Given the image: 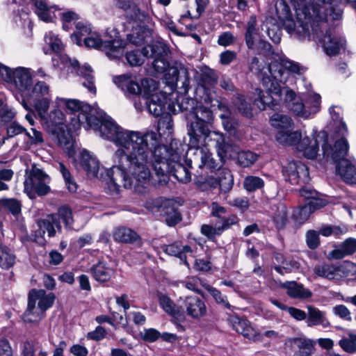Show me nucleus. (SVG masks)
Returning a JSON list of instances; mask_svg holds the SVG:
<instances>
[{
	"mask_svg": "<svg viewBox=\"0 0 356 356\" xmlns=\"http://www.w3.org/2000/svg\"><path fill=\"white\" fill-rule=\"evenodd\" d=\"M271 125L278 131H286L291 129L293 126V121L286 115L275 113L270 119Z\"/></svg>",
	"mask_w": 356,
	"mask_h": 356,
	"instance_id": "41",
	"label": "nucleus"
},
{
	"mask_svg": "<svg viewBox=\"0 0 356 356\" xmlns=\"http://www.w3.org/2000/svg\"><path fill=\"white\" fill-rule=\"evenodd\" d=\"M273 218L278 229L283 228L287 222L286 207L284 204L278 205Z\"/></svg>",
	"mask_w": 356,
	"mask_h": 356,
	"instance_id": "51",
	"label": "nucleus"
},
{
	"mask_svg": "<svg viewBox=\"0 0 356 356\" xmlns=\"http://www.w3.org/2000/svg\"><path fill=\"white\" fill-rule=\"evenodd\" d=\"M294 343L299 348L296 353H300L303 356H310L314 349V342L310 339H297Z\"/></svg>",
	"mask_w": 356,
	"mask_h": 356,
	"instance_id": "52",
	"label": "nucleus"
},
{
	"mask_svg": "<svg viewBox=\"0 0 356 356\" xmlns=\"http://www.w3.org/2000/svg\"><path fill=\"white\" fill-rule=\"evenodd\" d=\"M114 34V38H108V33H106L104 38L103 51L110 59H118L124 54L126 47V42L120 38L117 35L115 30L111 31Z\"/></svg>",
	"mask_w": 356,
	"mask_h": 356,
	"instance_id": "18",
	"label": "nucleus"
},
{
	"mask_svg": "<svg viewBox=\"0 0 356 356\" xmlns=\"http://www.w3.org/2000/svg\"><path fill=\"white\" fill-rule=\"evenodd\" d=\"M204 102L210 105L211 108L216 110V108H225L227 104L221 101L216 92L210 88H205L203 95Z\"/></svg>",
	"mask_w": 356,
	"mask_h": 356,
	"instance_id": "46",
	"label": "nucleus"
},
{
	"mask_svg": "<svg viewBox=\"0 0 356 356\" xmlns=\"http://www.w3.org/2000/svg\"><path fill=\"white\" fill-rule=\"evenodd\" d=\"M198 138L200 139V147H207V146H213L216 150L219 157L225 158L228 154L229 149L231 148L227 143H225V136L218 131H211L209 128L199 129Z\"/></svg>",
	"mask_w": 356,
	"mask_h": 356,
	"instance_id": "13",
	"label": "nucleus"
},
{
	"mask_svg": "<svg viewBox=\"0 0 356 356\" xmlns=\"http://www.w3.org/2000/svg\"><path fill=\"white\" fill-rule=\"evenodd\" d=\"M179 74L180 70H179L178 63H175L172 65L170 64L165 74L166 82L172 86L176 84Z\"/></svg>",
	"mask_w": 356,
	"mask_h": 356,
	"instance_id": "63",
	"label": "nucleus"
},
{
	"mask_svg": "<svg viewBox=\"0 0 356 356\" xmlns=\"http://www.w3.org/2000/svg\"><path fill=\"white\" fill-rule=\"evenodd\" d=\"M50 93V86L44 81H37L32 88V95L38 98L47 97Z\"/></svg>",
	"mask_w": 356,
	"mask_h": 356,
	"instance_id": "59",
	"label": "nucleus"
},
{
	"mask_svg": "<svg viewBox=\"0 0 356 356\" xmlns=\"http://www.w3.org/2000/svg\"><path fill=\"white\" fill-rule=\"evenodd\" d=\"M249 49L257 51L259 54L270 57V59H275V57H278V54L274 52L270 43L264 40H258L256 42H254V47Z\"/></svg>",
	"mask_w": 356,
	"mask_h": 356,
	"instance_id": "49",
	"label": "nucleus"
},
{
	"mask_svg": "<svg viewBox=\"0 0 356 356\" xmlns=\"http://www.w3.org/2000/svg\"><path fill=\"white\" fill-rule=\"evenodd\" d=\"M160 136L158 135L157 145L151 148L152 156L148 164L149 177L145 182H136L129 188H134L137 192L143 193L140 189L145 188L149 183L152 177L150 167L153 166L155 175L158 177L161 184H165L168 181V172L170 170L173 175L181 182L187 183L191 179V172L188 168L184 165L182 161H185L186 158L182 157V154L178 149H174L172 147L169 148L165 145L160 144Z\"/></svg>",
	"mask_w": 356,
	"mask_h": 356,
	"instance_id": "2",
	"label": "nucleus"
},
{
	"mask_svg": "<svg viewBox=\"0 0 356 356\" xmlns=\"http://www.w3.org/2000/svg\"><path fill=\"white\" fill-rule=\"evenodd\" d=\"M179 302L190 317L195 319H200L207 314V307L203 300L195 296H188L184 298H180Z\"/></svg>",
	"mask_w": 356,
	"mask_h": 356,
	"instance_id": "17",
	"label": "nucleus"
},
{
	"mask_svg": "<svg viewBox=\"0 0 356 356\" xmlns=\"http://www.w3.org/2000/svg\"><path fill=\"white\" fill-rule=\"evenodd\" d=\"M314 273L321 278L328 280H337L335 264L323 263L316 265Z\"/></svg>",
	"mask_w": 356,
	"mask_h": 356,
	"instance_id": "40",
	"label": "nucleus"
},
{
	"mask_svg": "<svg viewBox=\"0 0 356 356\" xmlns=\"http://www.w3.org/2000/svg\"><path fill=\"white\" fill-rule=\"evenodd\" d=\"M15 255L6 249L1 250L0 252V268L3 270H8L13 267L15 263Z\"/></svg>",
	"mask_w": 356,
	"mask_h": 356,
	"instance_id": "53",
	"label": "nucleus"
},
{
	"mask_svg": "<svg viewBox=\"0 0 356 356\" xmlns=\"http://www.w3.org/2000/svg\"><path fill=\"white\" fill-rule=\"evenodd\" d=\"M168 51L167 46L161 42H156L145 46L143 49L144 56L154 58L152 66L155 71L159 73L165 72L169 67L170 63L166 58Z\"/></svg>",
	"mask_w": 356,
	"mask_h": 356,
	"instance_id": "15",
	"label": "nucleus"
},
{
	"mask_svg": "<svg viewBox=\"0 0 356 356\" xmlns=\"http://www.w3.org/2000/svg\"><path fill=\"white\" fill-rule=\"evenodd\" d=\"M264 186L262 179L255 176H248L243 181V186L248 191L252 192L261 188Z\"/></svg>",
	"mask_w": 356,
	"mask_h": 356,
	"instance_id": "57",
	"label": "nucleus"
},
{
	"mask_svg": "<svg viewBox=\"0 0 356 356\" xmlns=\"http://www.w3.org/2000/svg\"><path fill=\"white\" fill-rule=\"evenodd\" d=\"M199 79L204 89H205L213 87L217 83L218 76L213 70L204 67L201 70Z\"/></svg>",
	"mask_w": 356,
	"mask_h": 356,
	"instance_id": "47",
	"label": "nucleus"
},
{
	"mask_svg": "<svg viewBox=\"0 0 356 356\" xmlns=\"http://www.w3.org/2000/svg\"><path fill=\"white\" fill-rule=\"evenodd\" d=\"M98 133L118 147L113 154L116 165L108 172L111 193H118L121 186L130 188L134 183H145L149 177L151 148L157 145L158 134L154 131L142 134L124 129L109 116L104 119Z\"/></svg>",
	"mask_w": 356,
	"mask_h": 356,
	"instance_id": "1",
	"label": "nucleus"
},
{
	"mask_svg": "<svg viewBox=\"0 0 356 356\" xmlns=\"http://www.w3.org/2000/svg\"><path fill=\"white\" fill-rule=\"evenodd\" d=\"M159 300L163 309L177 320L184 319V310L182 307L177 306L168 296L160 294Z\"/></svg>",
	"mask_w": 356,
	"mask_h": 356,
	"instance_id": "30",
	"label": "nucleus"
},
{
	"mask_svg": "<svg viewBox=\"0 0 356 356\" xmlns=\"http://www.w3.org/2000/svg\"><path fill=\"white\" fill-rule=\"evenodd\" d=\"M52 216H56L59 222L61 219L66 227H70L73 222L72 210L66 206L60 207L58 212L52 214Z\"/></svg>",
	"mask_w": 356,
	"mask_h": 356,
	"instance_id": "60",
	"label": "nucleus"
},
{
	"mask_svg": "<svg viewBox=\"0 0 356 356\" xmlns=\"http://www.w3.org/2000/svg\"><path fill=\"white\" fill-rule=\"evenodd\" d=\"M49 177L39 168H33L24 181V192L31 197H34L35 192L38 195H47L50 187Z\"/></svg>",
	"mask_w": 356,
	"mask_h": 356,
	"instance_id": "12",
	"label": "nucleus"
},
{
	"mask_svg": "<svg viewBox=\"0 0 356 356\" xmlns=\"http://www.w3.org/2000/svg\"><path fill=\"white\" fill-rule=\"evenodd\" d=\"M20 91H24L31 85L32 75L31 69L23 67L15 68L13 72L12 81Z\"/></svg>",
	"mask_w": 356,
	"mask_h": 356,
	"instance_id": "26",
	"label": "nucleus"
},
{
	"mask_svg": "<svg viewBox=\"0 0 356 356\" xmlns=\"http://www.w3.org/2000/svg\"><path fill=\"white\" fill-rule=\"evenodd\" d=\"M55 104L58 108L65 106L67 110L72 112H79V113L91 110L90 105L76 99H65L57 97L55 99Z\"/></svg>",
	"mask_w": 356,
	"mask_h": 356,
	"instance_id": "32",
	"label": "nucleus"
},
{
	"mask_svg": "<svg viewBox=\"0 0 356 356\" xmlns=\"http://www.w3.org/2000/svg\"><path fill=\"white\" fill-rule=\"evenodd\" d=\"M52 140L58 146L65 149L70 154L74 147V140L67 125L49 129Z\"/></svg>",
	"mask_w": 356,
	"mask_h": 356,
	"instance_id": "21",
	"label": "nucleus"
},
{
	"mask_svg": "<svg viewBox=\"0 0 356 356\" xmlns=\"http://www.w3.org/2000/svg\"><path fill=\"white\" fill-rule=\"evenodd\" d=\"M54 300L55 296L52 293L47 294L44 290H31L29 293L28 308L24 313L25 321H40L44 312L52 306Z\"/></svg>",
	"mask_w": 356,
	"mask_h": 356,
	"instance_id": "10",
	"label": "nucleus"
},
{
	"mask_svg": "<svg viewBox=\"0 0 356 356\" xmlns=\"http://www.w3.org/2000/svg\"><path fill=\"white\" fill-rule=\"evenodd\" d=\"M256 17L252 16L247 24L246 33L245 35V44L248 48H254V42H256L257 41L259 31L256 28Z\"/></svg>",
	"mask_w": 356,
	"mask_h": 356,
	"instance_id": "42",
	"label": "nucleus"
},
{
	"mask_svg": "<svg viewBox=\"0 0 356 356\" xmlns=\"http://www.w3.org/2000/svg\"><path fill=\"white\" fill-rule=\"evenodd\" d=\"M58 169L63 175L68 191L71 193L76 192L77 190V184L72 179L70 171L62 163H58Z\"/></svg>",
	"mask_w": 356,
	"mask_h": 356,
	"instance_id": "55",
	"label": "nucleus"
},
{
	"mask_svg": "<svg viewBox=\"0 0 356 356\" xmlns=\"http://www.w3.org/2000/svg\"><path fill=\"white\" fill-rule=\"evenodd\" d=\"M160 214L165 216L168 225L172 226L181 220V215L177 211V204L174 200L164 199Z\"/></svg>",
	"mask_w": 356,
	"mask_h": 356,
	"instance_id": "28",
	"label": "nucleus"
},
{
	"mask_svg": "<svg viewBox=\"0 0 356 356\" xmlns=\"http://www.w3.org/2000/svg\"><path fill=\"white\" fill-rule=\"evenodd\" d=\"M90 273L96 281L106 282L110 280L114 270L106 262L99 261L90 268Z\"/></svg>",
	"mask_w": 356,
	"mask_h": 356,
	"instance_id": "33",
	"label": "nucleus"
},
{
	"mask_svg": "<svg viewBox=\"0 0 356 356\" xmlns=\"http://www.w3.org/2000/svg\"><path fill=\"white\" fill-rule=\"evenodd\" d=\"M38 229L35 232V240L38 243H42L46 241L45 234L49 238L54 237L56 234V228L60 230L61 225L56 216L49 215L44 219L37 221Z\"/></svg>",
	"mask_w": 356,
	"mask_h": 356,
	"instance_id": "16",
	"label": "nucleus"
},
{
	"mask_svg": "<svg viewBox=\"0 0 356 356\" xmlns=\"http://www.w3.org/2000/svg\"><path fill=\"white\" fill-rule=\"evenodd\" d=\"M339 346L343 350L348 353L356 352V334L348 333V337L342 338L339 342Z\"/></svg>",
	"mask_w": 356,
	"mask_h": 356,
	"instance_id": "58",
	"label": "nucleus"
},
{
	"mask_svg": "<svg viewBox=\"0 0 356 356\" xmlns=\"http://www.w3.org/2000/svg\"><path fill=\"white\" fill-rule=\"evenodd\" d=\"M81 165L86 172L88 177L94 178L97 176L99 170V162L87 151H83L81 154Z\"/></svg>",
	"mask_w": 356,
	"mask_h": 356,
	"instance_id": "31",
	"label": "nucleus"
},
{
	"mask_svg": "<svg viewBox=\"0 0 356 356\" xmlns=\"http://www.w3.org/2000/svg\"><path fill=\"white\" fill-rule=\"evenodd\" d=\"M283 175L292 184L308 180V169L300 161H290L283 168Z\"/></svg>",
	"mask_w": 356,
	"mask_h": 356,
	"instance_id": "19",
	"label": "nucleus"
},
{
	"mask_svg": "<svg viewBox=\"0 0 356 356\" xmlns=\"http://www.w3.org/2000/svg\"><path fill=\"white\" fill-rule=\"evenodd\" d=\"M213 120V111L204 106H198L193 108L190 113L188 120V135L189 140L192 145H197V140L198 138L199 129L202 127L204 128H209Z\"/></svg>",
	"mask_w": 356,
	"mask_h": 356,
	"instance_id": "11",
	"label": "nucleus"
},
{
	"mask_svg": "<svg viewBox=\"0 0 356 356\" xmlns=\"http://www.w3.org/2000/svg\"><path fill=\"white\" fill-rule=\"evenodd\" d=\"M332 0H297L296 6V22L292 18L290 8L285 0L275 3L277 17L282 22L289 33L300 38H310L309 25L322 19L321 10L323 6H329ZM327 9V8H326Z\"/></svg>",
	"mask_w": 356,
	"mask_h": 356,
	"instance_id": "3",
	"label": "nucleus"
},
{
	"mask_svg": "<svg viewBox=\"0 0 356 356\" xmlns=\"http://www.w3.org/2000/svg\"><path fill=\"white\" fill-rule=\"evenodd\" d=\"M113 80L124 92L141 95L146 99L152 98L154 95H160L159 93H163L158 89V82L151 78L143 79L140 85L129 74L115 76Z\"/></svg>",
	"mask_w": 356,
	"mask_h": 356,
	"instance_id": "9",
	"label": "nucleus"
},
{
	"mask_svg": "<svg viewBox=\"0 0 356 356\" xmlns=\"http://www.w3.org/2000/svg\"><path fill=\"white\" fill-rule=\"evenodd\" d=\"M45 41L50 47L52 51L58 52L63 48V44L61 40L52 32H48L45 35Z\"/></svg>",
	"mask_w": 356,
	"mask_h": 356,
	"instance_id": "64",
	"label": "nucleus"
},
{
	"mask_svg": "<svg viewBox=\"0 0 356 356\" xmlns=\"http://www.w3.org/2000/svg\"><path fill=\"white\" fill-rule=\"evenodd\" d=\"M356 252V238H348L341 243L334 245V249L327 255L329 260H339Z\"/></svg>",
	"mask_w": 356,
	"mask_h": 356,
	"instance_id": "23",
	"label": "nucleus"
},
{
	"mask_svg": "<svg viewBox=\"0 0 356 356\" xmlns=\"http://www.w3.org/2000/svg\"><path fill=\"white\" fill-rule=\"evenodd\" d=\"M120 8L124 10H131V17L136 21L145 23L149 20L148 15L135 6L131 0H116Z\"/></svg>",
	"mask_w": 356,
	"mask_h": 356,
	"instance_id": "37",
	"label": "nucleus"
},
{
	"mask_svg": "<svg viewBox=\"0 0 356 356\" xmlns=\"http://www.w3.org/2000/svg\"><path fill=\"white\" fill-rule=\"evenodd\" d=\"M280 286L286 289V293L292 298L306 299L312 296L311 291L295 281L280 283Z\"/></svg>",
	"mask_w": 356,
	"mask_h": 356,
	"instance_id": "29",
	"label": "nucleus"
},
{
	"mask_svg": "<svg viewBox=\"0 0 356 356\" xmlns=\"http://www.w3.org/2000/svg\"><path fill=\"white\" fill-rule=\"evenodd\" d=\"M302 197L307 200H311L307 204L313 206V209H318L325 205V201L318 198V193L309 187H304L300 191Z\"/></svg>",
	"mask_w": 356,
	"mask_h": 356,
	"instance_id": "45",
	"label": "nucleus"
},
{
	"mask_svg": "<svg viewBox=\"0 0 356 356\" xmlns=\"http://www.w3.org/2000/svg\"><path fill=\"white\" fill-rule=\"evenodd\" d=\"M337 133L341 138L336 140L333 147L327 143L328 136L325 131H320L312 135V137L303 138L297 148L303 152L304 156L309 159H315L319 150V146L322 147L324 156L331 159H339L348 154L349 145L347 140L344 138L348 133L346 124L340 121L338 126Z\"/></svg>",
	"mask_w": 356,
	"mask_h": 356,
	"instance_id": "4",
	"label": "nucleus"
},
{
	"mask_svg": "<svg viewBox=\"0 0 356 356\" xmlns=\"http://www.w3.org/2000/svg\"><path fill=\"white\" fill-rule=\"evenodd\" d=\"M0 204L6 209L8 210L13 216H17L21 213L22 204L15 198H4L0 200Z\"/></svg>",
	"mask_w": 356,
	"mask_h": 356,
	"instance_id": "54",
	"label": "nucleus"
},
{
	"mask_svg": "<svg viewBox=\"0 0 356 356\" xmlns=\"http://www.w3.org/2000/svg\"><path fill=\"white\" fill-rule=\"evenodd\" d=\"M337 280L348 276L356 268V265L349 261H345L339 265H335Z\"/></svg>",
	"mask_w": 356,
	"mask_h": 356,
	"instance_id": "62",
	"label": "nucleus"
},
{
	"mask_svg": "<svg viewBox=\"0 0 356 356\" xmlns=\"http://www.w3.org/2000/svg\"><path fill=\"white\" fill-rule=\"evenodd\" d=\"M273 60L274 61L270 62L267 68L270 76L262 79V85L266 89V95L259 88H257L254 92V102L260 110H264L266 106L276 105L280 101L277 100V96L267 89L265 84L266 81L277 83L280 86V83L284 82L286 79L285 67L283 65L284 58H282L278 54V57H275V59Z\"/></svg>",
	"mask_w": 356,
	"mask_h": 356,
	"instance_id": "7",
	"label": "nucleus"
},
{
	"mask_svg": "<svg viewBox=\"0 0 356 356\" xmlns=\"http://www.w3.org/2000/svg\"><path fill=\"white\" fill-rule=\"evenodd\" d=\"M149 34L150 31L145 26H137L134 28L132 33L128 35L127 38L131 43L138 46L143 44Z\"/></svg>",
	"mask_w": 356,
	"mask_h": 356,
	"instance_id": "43",
	"label": "nucleus"
},
{
	"mask_svg": "<svg viewBox=\"0 0 356 356\" xmlns=\"http://www.w3.org/2000/svg\"><path fill=\"white\" fill-rule=\"evenodd\" d=\"M164 251L169 255L179 258L187 266H189L188 259L193 258V252L188 245H182L179 243H175L165 245Z\"/></svg>",
	"mask_w": 356,
	"mask_h": 356,
	"instance_id": "27",
	"label": "nucleus"
},
{
	"mask_svg": "<svg viewBox=\"0 0 356 356\" xmlns=\"http://www.w3.org/2000/svg\"><path fill=\"white\" fill-rule=\"evenodd\" d=\"M216 183L219 186L222 192H229L234 184L233 176L231 172L227 169H223L221 172V176L216 180Z\"/></svg>",
	"mask_w": 356,
	"mask_h": 356,
	"instance_id": "48",
	"label": "nucleus"
},
{
	"mask_svg": "<svg viewBox=\"0 0 356 356\" xmlns=\"http://www.w3.org/2000/svg\"><path fill=\"white\" fill-rule=\"evenodd\" d=\"M107 116L104 112L97 111L91 108L88 112L79 113L77 118L80 126L86 129H92L98 132L100 125Z\"/></svg>",
	"mask_w": 356,
	"mask_h": 356,
	"instance_id": "22",
	"label": "nucleus"
},
{
	"mask_svg": "<svg viewBox=\"0 0 356 356\" xmlns=\"http://www.w3.org/2000/svg\"><path fill=\"white\" fill-rule=\"evenodd\" d=\"M234 103L242 115L248 118L252 116L251 106L248 102H246L243 95H237Z\"/></svg>",
	"mask_w": 356,
	"mask_h": 356,
	"instance_id": "61",
	"label": "nucleus"
},
{
	"mask_svg": "<svg viewBox=\"0 0 356 356\" xmlns=\"http://www.w3.org/2000/svg\"><path fill=\"white\" fill-rule=\"evenodd\" d=\"M308 316L307 324L309 327L321 325L323 327H330V323L325 317V313L312 306L307 307Z\"/></svg>",
	"mask_w": 356,
	"mask_h": 356,
	"instance_id": "34",
	"label": "nucleus"
},
{
	"mask_svg": "<svg viewBox=\"0 0 356 356\" xmlns=\"http://www.w3.org/2000/svg\"><path fill=\"white\" fill-rule=\"evenodd\" d=\"M225 113H220V118L222 119V124L224 129L230 134L235 137L239 138L241 134L238 131L239 124L237 120L230 117V111L228 107L225 108Z\"/></svg>",
	"mask_w": 356,
	"mask_h": 356,
	"instance_id": "39",
	"label": "nucleus"
},
{
	"mask_svg": "<svg viewBox=\"0 0 356 356\" xmlns=\"http://www.w3.org/2000/svg\"><path fill=\"white\" fill-rule=\"evenodd\" d=\"M302 134L300 131H291V129L286 131H278L276 134V140L285 145H298L302 140Z\"/></svg>",
	"mask_w": 356,
	"mask_h": 356,
	"instance_id": "38",
	"label": "nucleus"
},
{
	"mask_svg": "<svg viewBox=\"0 0 356 356\" xmlns=\"http://www.w3.org/2000/svg\"><path fill=\"white\" fill-rule=\"evenodd\" d=\"M154 95L152 98L146 102L149 112L154 116H159L165 111V106L167 103V97L165 94L159 93Z\"/></svg>",
	"mask_w": 356,
	"mask_h": 356,
	"instance_id": "35",
	"label": "nucleus"
},
{
	"mask_svg": "<svg viewBox=\"0 0 356 356\" xmlns=\"http://www.w3.org/2000/svg\"><path fill=\"white\" fill-rule=\"evenodd\" d=\"M227 321L234 330L238 333L243 334L247 339L253 341L261 339V336L246 318L232 315L229 316Z\"/></svg>",
	"mask_w": 356,
	"mask_h": 356,
	"instance_id": "20",
	"label": "nucleus"
},
{
	"mask_svg": "<svg viewBox=\"0 0 356 356\" xmlns=\"http://www.w3.org/2000/svg\"><path fill=\"white\" fill-rule=\"evenodd\" d=\"M138 237L136 232L126 227L118 228L113 234L115 241L122 243H133L136 241Z\"/></svg>",
	"mask_w": 356,
	"mask_h": 356,
	"instance_id": "44",
	"label": "nucleus"
},
{
	"mask_svg": "<svg viewBox=\"0 0 356 356\" xmlns=\"http://www.w3.org/2000/svg\"><path fill=\"white\" fill-rule=\"evenodd\" d=\"M266 87L278 97L283 99L288 108L297 116L304 119L317 113L321 108V96L316 92H309L302 99L287 87L282 88L277 83L266 81Z\"/></svg>",
	"mask_w": 356,
	"mask_h": 356,
	"instance_id": "6",
	"label": "nucleus"
},
{
	"mask_svg": "<svg viewBox=\"0 0 356 356\" xmlns=\"http://www.w3.org/2000/svg\"><path fill=\"white\" fill-rule=\"evenodd\" d=\"M42 123L47 126V131L54 127H63L65 124V116L64 113L58 108L51 111L42 120Z\"/></svg>",
	"mask_w": 356,
	"mask_h": 356,
	"instance_id": "36",
	"label": "nucleus"
},
{
	"mask_svg": "<svg viewBox=\"0 0 356 356\" xmlns=\"http://www.w3.org/2000/svg\"><path fill=\"white\" fill-rule=\"evenodd\" d=\"M332 1L329 3L327 9L323 6L321 10L322 19L316 22H312L309 25L310 30V38H302V39L317 40L322 44L325 53L329 56L337 54L340 49L344 46V40L337 37L332 30L327 29L328 22L339 19L341 16V11L336 10L331 6Z\"/></svg>",
	"mask_w": 356,
	"mask_h": 356,
	"instance_id": "5",
	"label": "nucleus"
},
{
	"mask_svg": "<svg viewBox=\"0 0 356 356\" xmlns=\"http://www.w3.org/2000/svg\"><path fill=\"white\" fill-rule=\"evenodd\" d=\"M258 156L251 151L237 152L236 159L238 165L243 168L250 167L257 160Z\"/></svg>",
	"mask_w": 356,
	"mask_h": 356,
	"instance_id": "50",
	"label": "nucleus"
},
{
	"mask_svg": "<svg viewBox=\"0 0 356 356\" xmlns=\"http://www.w3.org/2000/svg\"><path fill=\"white\" fill-rule=\"evenodd\" d=\"M50 103L49 97L39 98L35 102L34 107L41 121L48 114Z\"/></svg>",
	"mask_w": 356,
	"mask_h": 356,
	"instance_id": "56",
	"label": "nucleus"
},
{
	"mask_svg": "<svg viewBox=\"0 0 356 356\" xmlns=\"http://www.w3.org/2000/svg\"><path fill=\"white\" fill-rule=\"evenodd\" d=\"M60 62L64 65V67L67 71L71 73H76L84 81L82 85L87 88L88 91L92 94L96 93V87L94 82V76L92 70L89 65L79 66V62L75 59L70 58L67 55H61L60 57Z\"/></svg>",
	"mask_w": 356,
	"mask_h": 356,
	"instance_id": "14",
	"label": "nucleus"
},
{
	"mask_svg": "<svg viewBox=\"0 0 356 356\" xmlns=\"http://www.w3.org/2000/svg\"><path fill=\"white\" fill-rule=\"evenodd\" d=\"M200 139H197V145H193L191 143V140H188L185 160L186 165L189 168H193L194 165L211 171L219 170L224 163L225 158L219 157V159H216L208 148L200 147Z\"/></svg>",
	"mask_w": 356,
	"mask_h": 356,
	"instance_id": "8",
	"label": "nucleus"
},
{
	"mask_svg": "<svg viewBox=\"0 0 356 356\" xmlns=\"http://www.w3.org/2000/svg\"><path fill=\"white\" fill-rule=\"evenodd\" d=\"M347 154L339 159H332L338 163L336 170L341 179L348 184H356V166L345 159Z\"/></svg>",
	"mask_w": 356,
	"mask_h": 356,
	"instance_id": "24",
	"label": "nucleus"
},
{
	"mask_svg": "<svg viewBox=\"0 0 356 356\" xmlns=\"http://www.w3.org/2000/svg\"><path fill=\"white\" fill-rule=\"evenodd\" d=\"M35 13L39 19L45 22H51L56 18L55 12L58 8L49 3L47 0H33Z\"/></svg>",
	"mask_w": 356,
	"mask_h": 356,
	"instance_id": "25",
	"label": "nucleus"
}]
</instances>
